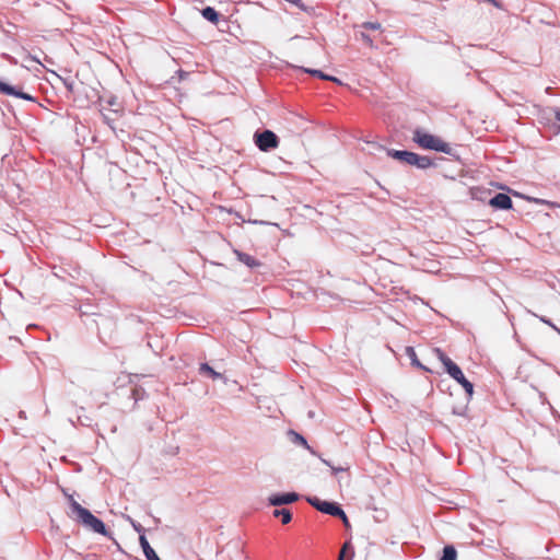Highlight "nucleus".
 I'll use <instances>...</instances> for the list:
<instances>
[{
	"mask_svg": "<svg viewBox=\"0 0 560 560\" xmlns=\"http://www.w3.org/2000/svg\"><path fill=\"white\" fill-rule=\"evenodd\" d=\"M254 138H255V144L262 152H268L272 149L278 148V145H279L278 137L271 130H265L260 133L256 132Z\"/></svg>",
	"mask_w": 560,
	"mask_h": 560,
	"instance_id": "4",
	"label": "nucleus"
},
{
	"mask_svg": "<svg viewBox=\"0 0 560 560\" xmlns=\"http://www.w3.org/2000/svg\"><path fill=\"white\" fill-rule=\"evenodd\" d=\"M406 354L410 358L412 364L422 368V365L420 364V362L417 359L416 351H415V349L412 347H407L406 348Z\"/></svg>",
	"mask_w": 560,
	"mask_h": 560,
	"instance_id": "17",
	"label": "nucleus"
},
{
	"mask_svg": "<svg viewBox=\"0 0 560 560\" xmlns=\"http://www.w3.org/2000/svg\"><path fill=\"white\" fill-rule=\"evenodd\" d=\"M305 72L312 74V75H316L323 80H329V81H332V82H336L338 84H340V80L335 78V77H331V75H328V74H325L324 72H322L320 70H316V69H304Z\"/></svg>",
	"mask_w": 560,
	"mask_h": 560,
	"instance_id": "14",
	"label": "nucleus"
},
{
	"mask_svg": "<svg viewBox=\"0 0 560 560\" xmlns=\"http://www.w3.org/2000/svg\"><path fill=\"white\" fill-rule=\"evenodd\" d=\"M363 28L372 30V31H378L381 30V24L377 22H364L362 24Z\"/></svg>",
	"mask_w": 560,
	"mask_h": 560,
	"instance_id": "20",
	"label": "nucleus"
},
{
	"mask_svg": "<svg viewBox=\"0 0 560 560\" xmlns=\"http://www.w3.org/2000/svg\"><path fill=\"white\" fill-rule=\"evenodd\" d=\"M436 358L442 362L445 368V371L453 377L457 383H459L465 392L471 396L474 393V385L465 377L460 368L455 364L441 349L435 348L433 350Z\"/></svg>",
	"mask_w": 560,
	"mask_h": 560,
	"instance_id": "2",
	"label": "nucleus"
},
{
	"mask_svg": "<svg viewBox=\"0 0 560 560\" xmlns=\"http://www.w3.org/2000/svg\"><path fill=\"white\" fill-rule=\"evenodd\" d=\"M337 517H340L347 527L349 526V520L343 511L341 514L337 515Z\"/></svg>",
	"mask_w": 560,
	"mask_h": 560,
	"instance_id": "28",
	"label": "nucleus"
},
{
	"mask_svg": "<svg viewBox=\"0 0 560 560\" xmlns=\"http://www.w3.org/2000/svg\"><path fill=\"white\" fill-rule=\"evenodd\" d=\"M139 542L147 560H161L159 556L155 553L154 549L150 546L144 535H140Z\"/></svg>",
	"mask_w": 560,
	"mask_h": 560,
	"instance_id": "8",
	"label": "nucleus"
},
{
	"mask_svg": "<svg viewBox=\"0 0 560 560\" xmlns=\"http://www.w3.org/2000/svg\"><path fill=\"white\" fill-rule=\"evenodd\" d=\"M489 205L497 209L508 210L512 208V199L506 194L499 192L490 199Z\"/></svg>",
	"mask_w": 560,
	"mask_h": 560,
	"instance_id": "6",
	"label": "nucleus"
},
{
	"mask_svg": "<svg viewBox=\"0 0 560 560\" xmlns=\"http://www.w3.org/2000/svg\"><path fill=\"white\" fill-rule=\"evenodd\" d=\"M387 154L390 158L409 165H413V161L416 159V153L410 151L388 150Z\"/></svg>",
	"mask_w": 560,
	"mask_h": 560,
	"instance_id": "7",
	"label": "nucleus"
},
{
	"mask_svg": "<svg viewBox=\"0 0 560 560\" xmlns=\"http://www.w3.org/2000/svg\"><path fill=\"white\" fill-rule=\"evenodd\" d=\"M319 511L322 513L332 515V516H337L342 513V509L339 505H337L336 503H332V502H328V501H324L320 504Z\"/></svg>",
	"mask_w": 560,
	"mask_h": 560,
	"instance_id": "9",
	"label": "nucleus"
},
{
	"mask_svg": "<svg viewBox=\"0 0 560 560\" xmlns=\"http://www.w3.org/2000/svg\"><path fill=\"white\" fill-rule=\"evenodd\" d=\"M127 520L137 533H139L140 535H143L144 528L142 527L141 524L135 522L130 516H127Z\"/></svg>",
	"mask_w": 560,
	"mask_h": 560,
	"instance_id": "19",
	"label": "nucleus"
},
{
	"mask_svg": "<svg viewBox=\"0 0 560 560\" xmlns=\"http://www.w3.org/2000/svg\"><path fill=\"white\" fill-rule=\"evenodd\" d=\"M4 95H13V96H16V97H20V98H24V100H33V97L24 92H20V91H16L14 88H13V93H3Z\"/></svg>",
	"mask_w": 560,
	"mask_h": 560,
	"instance_id": "18",
	"label": "nucleus"
},
{
	"mask_svg": "<svg viewBox=\"0 0 560 560\" xmlns=\"http://www.w3.org/2000/svg\"><path fill=\"white\" fill-rule=\"evenodd\" d=\"M556 331L560 335V328L557 327Z\"/></svg>",
	"mask_w": 560,
	"mask_h": 560,
	"instance_id": "30",
	"label": "nucleus"
},
{
	"mask_svg": "<svg viewBox=\"0 0 560 560\" xmlns=\"http://www.w3.org/2000/svg\"><path fill=\"white\" fill-rule=\"evenodd\" d=\"M457 552L453 546H445L440 560H456Z\"/></svg>",
	"mask_w": 560,
	"mask_h": 560,
	"instance_id": "16",
	"label": "nucleus"
},
{
	"mask_svg": "<svg viewBox=\"0 0 560 560\" xmlns=\"http://www.w3.org/2000/svg\"><path fill=\"white\" fill-rule=\"evenodd\" d=\"M275 517H281L282 524H289L292 520V514L288 509H277L273 511Z\"/></svg>",
	"mask_w": 560,
	"mask_h": 560,
	"instance_id": "13",
	"label": "nucleus"
},
{
	"mask_svg": "<svg viewBox=\"0 0 560 560\" xmlns=\"http://www.w3.org/2000/svg\"><path fill=\"white\" fill-rule=\"evenodd\" d=\"M350 548V542H346L342 548H341V551H340V555H339V559L338 560H343V557H345V553H346V550Z\"/></svg>",
	"mask_w": 560,
	"mask_h": 560,
	"instance_id": "27",
	"label": "nucleus"
},
{
	"mask_svg": "<svg viewBox=\"0 0 560 560\" xmlns=\"http://www.w3.org/2000/svg\"><path fill=\"white\" fill-rule=\"evenodd\" d=\"M361 36V39L366 44L369 45L370 47H373V39L370 37V35L365 34V33H361L360 34Z\"/></svg>",
	"mask_w": 560,
	"mask_h": 560,
	"instance_id": "24",
	"label": "nucleus"
},
{
	"mask_svg": "<svg viewBox=\"0 0 560 560\" xmlns=\"http://www.w3.org/2000/svg\"><path fill=\"white\" fill-rule=\"evenodd\" d=\"M0 93H13V86L0 81Z\"/></svg>",
	"mask_w": 560,
	"mask_h": 560,
	"instance_id": "23",
	"label": "nucleus"
},
{
	"mask_svg": "<svg viewBox=\"0 0 560 560\" xmlns=\"http://www.w3.org/2000/svg\"><path fill=\"white\" fill-rule=\"evenodd\" d=\"M237 256L238 260L243 262L244 265L248 266L249 268L258 267L260 266V262L256 260L253 256L242 253L240 250L234 252Z\"/></svg>",
	"mask_w": 560,
	"mask_h": 560,
	"instance_id": "11",
	"label": "nucleus"
},
{
	"mask_svg": "<svg viewBox=\"0 0 560 560\" xmlns=\"http://www.w3.org/2000/svg\"><path fill=\"white\" fill-rule=\"evenodd\" d=\"M539 319H540L542 323H545V324H547L548 326H550L552 329H555V330L557 329V326H556V325H555L550 319H548L547 317H545V316H539Z\"/></svg>",
	"mask_w": 560,
	"mask_h": 560,
	"instance_id": "25",
	"label": "nucleus"
},
{
	"mask_svg": "<svg viewBox=\"0 0 560 560\" xmlns=\"http://www.w3.org/2000/svg\"><path fill=\"white\" fill-rule=\"evenodd\" d=\"M307 502L319 511L320 504L324 502L316 497H308Z\"/></svg>",
	"mask_w": 560,
	"mask_h": 560,
	"instance_id": "21",
	"label": "nucleus"
},
{
	"mask_svg": "<svg viewBox=\"0 0 560 560\" xmlns=\"http://www.w3.org/2000/svg\"><path fill=\"white\" fill-rule=\"evenodd\" d=\"M295 436H296V441H298L300 444H302L303 446H305L306 448H308V450L311 451V447L307 445L306 440H305L302 435H300V434H295Z\"/></svg>",
	"mask_w": 560,
	"mask_h": 560,
	"instance_id": "26",
	"label": "nucleus"
},
{
	"mask_svg": "<svg viewBox=\"0 0 560 560\" xmlns=\"http://www.w3.org/2000/svg\"><path fill=\"white\" fill-rule=\"evenodd\" d=\"M299 500V494L295 492L282 493V494H272L269 497L268 501L270 505L280 506L284 504H290Z\"/></svg>",
	"mask_w": 560,
	"mask_h": 560,
	"instance_id": "5",
	"label": "nucleus"
},
{
	"mask_svg": "<svg viewBox=\"0 0 560 560\" xmlns=\"http://www.w3.org/2000/svg\"><path fill=\"white\" fill-rule=\"evenodd\" d=\"M199 372L202 375H207L213 380H222L226 383V378L219 372L214 371L208 363L200 364Z\"/></svg>",
	"mask_w": 560,
	"mask_h": 560,
	"instance_id": "10",
	"label": "nucleus"
},
{
	"mask_svg": "<svg viewBox=\"0 0 560 560\" xmlns=\"http://www.w3.org/2000/svg\"><path fill=\"white\" fill-rule=\"evenodd\" d=\"M201 14L205 19H207L208 21L212 22V23H217L219 21V14L218 12L211 8V7H207L205 8L202 11H201Z\"/></svg>",
	"mask_w": 560,
	"mask_h": 560,
	"instance_id": "15",
	"label": "nucleus"
},
{
	"mask_svg": "<svg viewBox=\"0 0 560 560\" xmlns=\"http://www.w3.org/2000/svg\"><path fill=\"white\" fill-rule=\"evenodd\" d=\"M555 118L560 121V109L555 110Z\"/></svg>",
	"mask_w": 560,
	"mask_h": 560,
	"instance_id": "29",
	"label": "nucleus"
},
{
	"mask_svg": "<svg viewBox=\"0 0 560 560\" xmlns=\"http://www.w3.org/2000/svg\"><path fill=\"white\" fill-rule=\"evenodd\" d=\"M322 462L324 464H326L327 466H329L331 468V471L332 474L337 475L338 472H341V471H345L347 470V468H343V467H335V466H331L329 462H327L326 459L322 458Z\"/></svg>",
	"mask_w": 560,
	"mask_h": 560,
	"instance_id": "22",
	"label": "nucleus"
},
{
	"mask_svg": "<svg viewBox=\"0 0 560 560\" xmlns=\"http://www.w3.org/2000/svg\"><path fill=\"white\" fill-rule=\"evenodd\" d=\"M413 165L417 166L418 168L425 170V168L432 166L433 163L430 158L424 156V155H419L416 153V159L413 161Z\"/></svg>",
	"mask_w": 560,
	"mask_h": 560,
	"instance_id": "12",
	"label": "nucleus"
},
{
	"mask_svg": "<svg viewBox=\"0 0 560 560\" xmlns=\"http://www.w3.org/2000/svg\"><path fill=\"white\" fill-rule=\"evenodd\" d=\"M67 497L70 505L69 516L71 518L93 533H97L103 536H109L105 524L100 518L94 516L88 509L83 508L79 502H77L72 495L68 494Z\"/></svg>",
	"mask_w": 560,
	"mask_h": 560,
	"instance_id": "1",
	"label": "nucleus"
},
{
	"mask_svg": "<svg viewBox=\"0 0 560 560\" xmlns=\"http://www.w3.org/2000/svg\"><path fill=\"white\" fill-rule=\"evenodd\" d=\"M412 140L422 149L434 150L438 152L450 153L451 147L444 142L441 138L428 133L422 129H416L413 131Z\"/></svg>",
	"mask_w": 560,
	"mask_h": 560,
	"instance_id": "3",
	"label": "nucleus"
}]
</instances>
